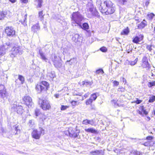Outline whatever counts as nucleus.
<instances>
[{"instance_id": "21", "label": "nucleus", "mask_w": 155, "mask_h": 155, "mask_svg": "<svg viewBox=\"0 0 155 155\" xmlns=\"http://www.w3.org/2000/svg\"><path fill=\"white\" fill-rule=\"evenodd\" d=\"M130 32L129 28L128 27L124 29L120 32V35H127Z\"/></svg>"}, {"instance_id": "19", "label": "nucleus", "mask_w": 155, "mask_h": 155, "mask_svg": "<svg viewBox=\"0 0 155 155\" xmlns=\"http://www.w3.org/2000/svg\"><path fill=\"white\" fill-rule=\"evenodd\" d=\"M147 23L146 21L145 20H143V21H141L137 25V28L139 29H143L147 25Z\"/></svg>"}, {"instance_id": "23", "label": "nucleus", "mask_w": 155, "mask_h": 155, "mask_svg": "<svg viewBox=\"0 0 155 155\" xmlns=\"http://www.w3.org/2000/svg\"><path fill=\"white\" fill-rule=\"evenodd\" d=\"M84 130L87 133H97V131L93 128H89L87 129H85Z\"/></svg>"}, {"instance_id": "20", "label": "nucleus", "mask_w": 155, "mask_h": 155, "mask_svg": "<svg viewBox=\"0 0 155 155\" xmlns=\"http://www.w3.org/2000/svg\"><path fill=\"white\" fill-rule=\"evenodd\" d=\"M35 2L36 3V6L37 8H40L42 7L43 0H35Z\"/></svg>"}, {"instance_id": "29", "label": "nucleus", "mask_w": 155, "mask_h": 155, "mask_svg": "<svg viewBox=\"0 0 155 155\" xmlns=\"http://www.w3.org/2000/svg\"><path fill=\"white\" fill-rule=\"evenodd\" d=\"M40 29V26L38 24L34 25L31 27V29L33 31H35Z\"/></svg>"}, {"instance_id": "30", "label": "nucleus", "mask_w": 155, "mask_h": 155, "mask_svg": "<svg viewBox=\"0 0 155 155\" xmlns=\"http://www.w3.org/2000/svg\"><path fill=\"white\" fill-rule=\"evenodd\" d=\"M89 26L87 23H84L82 24V28L84 30H86L89 29Z\"/></svg>"}, {"instance_id": "39", "label": "nucleus", "mask_w": 155, "mask_h": 155, "mask_svg": "<svg viewBox=\"0 0 155 155\" xmlns=\"http://www.w3.org/2000/svg\"><path fill=\"white\" fill-rule=\"evenodd\" d=\"M40 110L39 109H36L35 110V114L36 116H38L41 114Z\"/></svg>"}, {"instance_id": "52", "label": "nucleus", "mask_w": 155, "mask_h": 155, "mask_svg": "<svg viewBox=\"0 0 155 155\" xmlns=\"http://www.w3.org/2000/svg\"><path fill=\"white\" fill-rule=\"evenodd\" d=\"M9 0L11 3H15L16 2V0Z\"/></svg>"}, {"instance_id": "50", "label": "nucleus", "mask_w": 155, "mask_h": 155, "mask_svg": "<svg viewBox=\"0 0 155 155\" xmlns=\"http://www.w3.org/2000/svg\"><path fill=\"white\" fill-rule=\"evenodd\" d=\"M150 3L149 0H148L146 1L145 3V5L146 6H147Z\"/></svg>"}, {"instance_id": "42", "label": "nucleus", "mask_w": 155, "mask_h": 155, "mask_svg": "<svg viewBox=\"0 0 155 155\" xmlns=\"http://www.w3.org/2000/svg\"><path fill=\"white\" fill-rule=\"evenodd\" d=\"M118 91L119 92H124L125 91V88L123 87H121L118 88Z\"/></svg>"}, {"instance_id": "8", "label": "nucleus", "mask_w": 155, "mask_h": 155, "mask_svg": "<svg viewBox=\"0 0 155 155\" xmlns=\"http://www.w3.org/2000/svg\"><path fill=\"white\" fill-rule=\"evenodd\" d=\"M40 105V107L44 110L47 111L51 109L50 102L46 100H41Z\"/></svg>"}, {"instance_id": "15", "label": "nucleus", "mask_w": 155, "mask_h": 155, "mask_svg": "<svg viewBox=\"0 0 155 155\" xmlns=\"http://www.w3.org/2000/svg\"><path fill=\"white\" fill-rule=\"evenodd\" d=\"M88 12H90L92 15L94 16L98 15V12L96 8L93 5L90 7L87 10Z\"/></svg>"}, {"instance_id": "6", "label": "nucleus", "mask_w": 155, "mask_h": 155, "mask_svg": "<svg viewBox=\"0 0 155 155\" xmlns=\"http://www.w3.org/2000/svg\"><path fill=\"white\" fill-rule=\"evenodd\" d=\"M21 103L29 107H31L33 102L31 97L29 95H25L22 97Z\"/></svg>"}, {"instance_id": "35", "label": "nucleus", "mask_w": 155, "mask_h": 155, "mask_svg": "<svg viewBox=\"0 0 155 155\" xmlns=\"http://www.w3.org/2000/svg\"><path fill=\"white\" fill-rule=\"evenodd\" d=\"M95 73L97 74H102L104 72L102 69L100 68L96 70Z\"/></svg>"}, {"instance_id": "4", "label": "nucleus", "mask_w": 155, "mask_h": 155, "mask_svg": "<svg viewBox=\"0 0 155 155\" xmlns=\"http://www.w3.org/2000/svg\"><path fill=\"white\" fill-rule=\"evenodd\" d=\"M71 21L74 24L79 25L82 20V18L78 12H73L71 17Z\"/></svg>"}, {"instance_id": "17", "label": "nucleus", "mask_w": 155, "mask_h": 155, "mask_svg": "<svg viewBox=\"0 0 155 155\" xmlns=\"http://www.w3.org/2000/svg\"><path fill=\"white\" fill-rule=\"evenodd\" d=\"M95 124V121L94 119L89 120L87 119H85L83 120L82 122V124L83 125H87L88 124H90L92 125L95 126L96 124Z\"/></svg>"}, {"instance_id": "18", "label": "nucleus", "mask_w": 155, "mask_h": 155, "mask_svg": "<svg viewBox=\"0 0 155 155\" xmlns=\"http://www.w3.org/2000/svg\"><path fill=\"white\" fill-rule=\"evenodd\" d=\"M93 102V101L91 100V98H89L85 102V104L86 105H90L91 106V107L90 108L91 110H95V108L94 106H92V104Z\"/></svg>"}, {"instance_id": "40", "label": "nucleus", "mask_w": 155, "mask_h": 155, "mask_svg": "<svg viewBox=\"0 0 155 155\" xmlns=\"http://www.w3.org/2000/svg\"><path fill=\"white\" fill-rule=\"evenodd\" d=\"M69 107L68 105H62L61 108V110H66L67 108Z\"/></svg>"}, {"instance_id": "49", "label": "nucleus", "mask_w": 155, "mask_h": 155, "mask_svg": "<svg viewBox=\"0 0 155 155\" xmlns=\"http://www.w3.org/2000/svg\"><path fill=\"white\" fill-rule=\"evenodd\" d=\"M19 128V127H18V126L16 125L15 126V130L17 132L18 130V128Z\"/></svg>"}, {"instance_id": "41", "label": "nucleus", "mask_w": 155, "mask_h": 155, "mask_svg": "<svg viewBox=\"0 0 155 155\" xmlns=\"http://www.w3.org/2000/svg\"><path fill=\"white\" fill-rule=\"evenodd\" d=\"M143 145H144L145 146H152L153 145H152L150 144V141H147L145 142L143 144Z\"/></svg>"}, {"instance_id": "56", "label": "nucleus", "mask_w": 155, "mask_h": 155, "mask_svg": "<svg viewBox=\"0 0 155 155\" xmlns=\"http://www.w3.org/2000/svg\"><path fill=\"white\" fill-rule=\"evenodd\" d=\"M147 119L149 121L150 120V118L149 116H147Z\"/></svg>"}, {"instance_id": "57", "label": "nucleus", "mask_w": 155, "mask_h": 155, "mask_svg": "<svg viewBox=\"0 0 155 155\" xmlns=\"http://www.w3.org/2000/svg\"><path fill=\"white\" fill-rule=\"evenodd\" d=\"M153 30L154 31H155V27L153 28Z\"/></svg>"}, {"instance_id": "9", "label": "nucleus", "mask_w": 155, "mask_h": 155, "mask_svg": "<svg viewBox=\"0 0 155 155\" xmlns=\"http://www.w3.org/2000/svg\"><path fill=\"white\" fill-rule=\"evenodd\" d=\"M45 133V130L42 128H41L40 129V133L37 130L34 129L31 133V135L33 138L39 139L40 138L41 134H44Z\"/></svg>"}, {"instance_id": "34", "label": "nucleus", "mask_w": 155, "mask_h": 155, "mask_svg": "<svg viewBox=\"0 0 155 155\" xmlns=\"http://www.w3.org/2000/svg\"><path fill=\"white\" fill-rule=\"evenodd\" d=\"M97 98V96L95 93L91 94L90 97L89 98H91L92 101H94L96 100Z\"/></svg>"}, {"instance_id": "25", "label": "nucleus", "mask_w": 155, "mask_h": 155, "mask_svg": "<svg viewBox=\"0 0 155 155\" xmlns=\"http://www.w3.org/2000/svg\"><path fill=\"white\" fill-rule=\"evenodd\" d=\"M7 15L6 12L4 11H0V20L3 19Z\"/></svg>"}, {"instance_id": "51", "label": "nucleus", "mask_w": 155, "mask_h": 155, "mask_svg": "<svg viewBox=\"0 0 155 155\" xmlns=\"http://www.w3.org/2000/svg\"><path fill=\"white\" fill-rule=\"evenodd\" d=\"M43 115L44 116V117H40V118L42 120H45L46 118V116L44 114H43Z\"/></svg>"}, {"instance_id": "14", "label": "nucleus", "mask_w": 155, "mask_h": 155, "mask_svg": "<svg viewBox=\"0 0 155 155\" xmlns=\"http://www.w3.org/2000/svg\"><path fill=\"white\" fill-rule=\"evenodd\" d=\"M10 46L7 45L0 46V56H3L5 54V51L7 50Z\"/></svg>"}, {"instance_id": "27", "label": "nucleus", "mask_w": 155, "mask_h": 155, "mask_svg": "<svg viewBox=\"0 0 155 155\" xmlns=\"http://www.w3.org/2000/svg\"><path fill=\"white\" fill-rule=\"evenodd\" d=\"M45 14L43 13V10H41L38 12V17L41 20H43L44 19V16L45 15Z\"/></svg>"}, {"instance_id": "31", "label": "nucleus", "mask_w": 155, "mask_h": 155, "mask_svg": "<svg viewBox=\"0 0 155 155\" xmlns=\"http://www.w3.org/2000/svg\"><path fill=\"white\" fill-rule=\"evenodd\" d=\"M18 79L21 81V84H23L24 83L25 81V79L23 76L21 75H18Z\"/></svg>"}, {"instance_id": "45", "label": "nucleus", "mask_w": 155, "mask_h": 155, "mask_svg": "<svg viewBox=\"0 0 155 155\" xmlns=\"http://www.w3.org/2000/svg\"><path fill=\"white\" fill-rule=\"evenodd\" d=\"M114 85V86H117L119 84V82L116 81H114L113 82Z\"/></svg>"}, {"instance_id": "58", "label": "nucleus", "mask_w": 155, "mask_h": 155, "mask_svg": "<svg viewBox=\"0 0 155 155\" xmlns=\"http://www.w3.org/2000/svg\"><path fill=\"white\" fill-rule=\"evenodd\" d=\"M154 114L155 115V110L154 111Z\"/></svg>"}, {"instance_id": "37", "label": "nucleus", "mask_w": 155, "mask_h": 155, "mask_svg": "<svg viewBox=\"0 0 155 155\" xmlns=\"http://www.w3.org/2000/svg\"><path fill=\"white\" fill-rule=\"evenodd\" d=\"M155 100V96L154 95L152 96L149 98L148 102L150 103H152L154 102Z\"/></svg>"}, {"instance_id": "24", "label": "nucleus", "mask_w": 155, "mask_h": 155, "mask_svg": "<svg viewBox=\"0 0 155 155\" xmlns=\"http://www.w3.org/2000/svg\"><path fill=\"white\" fill-rule=\"evenodd\" d=\"M102 151L101 150H96L92 151L90 152V153L91 155H100Z\"/></svg>"}, {"instance_id": "2", "label": "nucleus", "mask_w": 155, "mask_h": 155, "mask_svg": "<svg viewBox=\"0 0 155 155\" xmlns=\"http://www.w3.org/2000/svg\"><path fill=\"white\" fill-rule=\"evenodd\" d=\"M50 88L49 83L46 81H43L37 83L35 86V89L38 93L47 92Z\"/></svg>"}, {"instance_id": "16", "label": "nucleus", "mask_w": 155, "mask_h": 155, "mask_svg": "<svg viewBox=\"0 0 155 155\" xmlns=\"http://www.w3.org/2000/svg\"><path fill=\"white\" fill-rule=\"evenodd\" d=\"M16 108V111L17 113L19 114H21L24 111L23 107L21 105H15V106H13L12 107V109H15Z\"/></svg>"}, {"instance_id": "36", "label": "nucleus", "mask_w": 155, "mask_h": 155, "mask_svg": "<svg viewBox=\"0 0 155 155\" xmlns=\"http://www.w3.org/2000/svg\"><path fill=\"white\" fill-rule=\"evenodd\" d=\"M147 85L149 87H151L153 86H155V81L149 82Z\"/></svg>"}, {"instance_id": "10", "label": "nucleus", "mask_w": 155, "mask_h": 155, "mask_svg": "<svg viewBox=\"0 0 155 155\" xmlns=\"http://www.w3.org/2000/svg\"><path fill=\"white\" fill-rule=\"evenodd\" d=\"M4 31L7 36L12 37L15 35V30L12 26H7L6 27Z\"/></svg>"}, {"instance_id": "12", "label": "nucleus", "mask_w": 155, "mask_h": 155, "mask_svg": "<svg viewBox=\"0 0 155 155\" xmlns=\"http://www.w3.org/2000/svg\"><path fill=\"white\" fill-rule=\"evenodd\" d=\"M137 112L142 116H143L144 115L146 116L148 114V112L146 110L143 105L139 106L138 109L137 110Z\"/></svg>"}, {"instance_id": "47", "label": "nucleus", "mask_w": 155, "mask_h": 155, "mask_svg": "<svg viewBox=\"0 0 155 155\" xmlns=\"http://www.w3.org/2000/svg\"><path fill=\"white\" fill-rule=\"evenodd\" d=\"M128 0H120V2L123 5H124L127 1Z\"/></svg>"}, {"instance_id": "1", "label": "nucleus", "mask_w": 155, "mask_h": 155, "mask_svg": "<svg viewBox=\"0 0 155 155\" xmlns=\"http://www.w3.org/2000/svg\"><path fill=\"white\" fill-rule=\"evenodd\" d=\"M104 3L107 7V9L106 8L101 5L99 9L102 14L108 15H110L115 12V6L111 1L106 0L104 2Z\"/></svg>"}, {"instance_id": "5", "label": "nucleus", "mask_w": 155, "mask_h": 155, "mask_svg": "<svg viewBox=\"0 0 155 155\" xmlns=\"http://www.w3.org/2000/svg\"><path fill=\"white\" fill-rule=\"evenodd\" d=\"M140 65V67L143 69H146V70H149L150 69L151 66L148 62L147 57L146 56L143 57Z\"/></svg>"}, {"instance_id": "28", "label": "nucleus", "mask_w": 155, "mask_h": 155, "mask_svg": "<svg viewBox=\"0 0 155 155\" xmlns=\"http://www.w3.org/2000/svg\"><path fill=\"white\" fill-rule=\"evenodd\" d=\"M39 54L40 56L41 59L43 61H46L47 60V58L45 55L44 53L40 51L39 52Z\"/></svg>"}, {"instance_id": "44", "label": "nucleus", "mask_w": 155, "mask_h": 155, "mask_svg": "<svg viewBox=\"0 0 155 155\" xmlns=\"http://www.w3.org/2000/svg\"><path fill=\"white\" fill-rule=\"evenodd\" d=\"M142 100H138V99H137L136 101H134L133 102V103H136L137 104H140L142 102Z\"/></svg>"}, {"instance_id": "22", "label": "nucleus", "mask_w": 155, "mask_h": 155, "mask_svg": "<svg viewBox=\"0 0 155 155\" xmlns=\"http://www.w3.org/2000/svg\"><path fill=\"white\" fill-rule=\"evenodd\" d=\"M92 83V81H83L82 82V84L81 86L82 87H88V86H91Z\"/></svg>"}, {"instance_id": "33", "label": "nucleus", "mask_w": 155, "mask_h": 155, "mask_svg": "<svg viewBox=\"0 0 155 155\" xmlns=\"http://www.w3.org/2000/svg\"><path fill=\"white\" fill-rule=\"evenodd\" d=\"M154 16L155 15L153 13H148L147 15V17L150 20H152Z\"/></svg>"}, {"instance_id": "55", "label": "nucleus", "mask_w": 155, "mask_h": 155, "mask_svg": "<svg viewBox=\"0 0 155 155\" xmlns=\"http://www.w3.org/2000/svg\"><path fill=\"white\" fill-rule=\"evenodd\" d=\"M88 95H89V94H85L84 95V97H85V98H86L88 97Z\"/></svg>"}, {"instance_id": "53", "label": "nucleus", "mask_w": 155, "mask_h": 155, "mask_svg": "<svg viewBox=\"0 0 155 155\" xmlns=\"http://www.w3.org/2000/svg\"><path fill=\"white\" fill-rule=\"evenodd\" d=\"M59 95L58 94H54V97L56 98H58L59 97Z\"/></svg>"}, {"instance_id": "43", "label": "nucleus", "mask_w": 155, "mask_h": 155, "mask_svg": "<svg viewBox=\"0 0 155 155\" xmlns=\"http://www.w3.org/2000/svg\"><path fill=\"white\" fill-rule=\"evenodd\" d=\"M152 45H147V46L146 48L147 50H149V51H151L152 50Z\"/></svg>"}, {"instance_id": "3", "label": "nucleus", "mask_w": 155, "mask_h": 155, "mask_svg": "<svg viewBox=\"0 0 155 155\" xmlns=\"http://www.w3.org/2000/svg\"><path fill=\"white\" fill-rule=\"evenodd\" d=\"M65 134L70 137L75 138L77 137L80 132L79 129L78 128L77 126L74 127H70L68 128V130L64 132Z\"/></svg>"}, {"instance_id": "38", "label": "nucleus", "mask_w": 155, "mask_h": 155, "mask_svg": "<svg viewBox=\"0 0 155 155\" xmlns=\"http://www.w3.org/2000/svg\"><path fill=\"white\" fill-rule=\"evenodd\" d=\"M100 50L103 52H105L107 51V49L106 47L103 46L100 48Z\"/></svg>"}, {"instance_id": "13", "label": "nucleus", "mask_w": 155, "mask_h": 155, "mask_svg": "<svg viewBox=\"0 0 155 155\" xmlns=\"http://www.w3.org/2000/svg\"><path fill=\"white\" fill-rule=\"evenodd\" d=\"M8 96V93L5 86L2 84L0 85V96L3 99Z\"/></svg>"}, {"instance_id": "54", "label": "nucleus", "mask_w": 155, "mask_h": 155, "mask_svg": "<svg viewBox=\"0 0 155 155\" xmlns=\"http://www.w3.org/2000/svg\"><path fill=\"white\" fill-rule=\"evenodd\" d=\"M122 79L123 81L124 82H125V83L126 82V80L125 79V78H122Z\"/></svg>"}, {"instance_id": "26", "label": "nucleus", "mask_w": 155, "mask_h": 155, "mask_svg": "<svg viewBox=\"0 0 155 155\" xmlns=\"http://www.w3.org/2000/svg\"><path fill=\"white\" fill-rule=\"evenodd\" d=\"M132 58H133V59H134V61H130V64L131 65H134L137 64L138 61V59L137 58H136L134 56H133Z\"/></svg>"}, {"instance_id": "32", "label": "nucleus", "mask_w": 155, "mask_h": 155, "mask_svg": "<svg viewBox=\"0 0 155 155\" xmlns=\"http://www.w3.org/2000/svg\"><path fill=\"white\" fill-rule=\"evenodd\" d=\"M70 104L72 107H74L78 105L79 104V102H78L77 101H75L74 100H72L70 102Z\"/></svg>"}, {"instance_id": "48", "label": "nucleus", "mask_w": 155, "mask_h": 155, "mask_svg": "<svg viewBox=\"0 0 155 155\" xmlns=\"http://www.w3.org/2000/svg\"><path fill=\"white\" fill-rule=\"evenodd\" d=\"M20 1L22 3L26 4L28 2V0H20Z\"/></svg>"}, {"instance_id": "46", "label": "nucleus", "mask_w": 155, "mask_h": 155, "mask_svg": "<svg viewBox=\"0 0 155 155\" xmlns=\"http://www.w3.org/2000/svg\"><path fill=\"white\" fill-rule=\"evenodd\" d=\"M153 137L151 136H148L146 137V139L147 140H153Z\"/></svg>"}, {"instance_id": "7", "label": "nucleus", "mask_w": 155, "mask_h": 155, "mask_svg": "<svg viewBox=\"0 0 155 155\" xmlns=\"http://www.w3.org/2000/svg\"><path fill=\"white\" fill-rule=\"evenodd\" d=\"M144 36L141 32H138L136 35L133 37L132 42L136 44H139L140 42H143Z\"/></svg>"}, {"instance_id": "11", "label": "nucleus", "mask_w": 155, "mask_h": 155, "mask_svg": "<svg viewBox=\"0 0 155 155\" xmlns=\"http://www.w3.org/2000/svg\"><path fill=\"white\" fill-rule=\"evenodd\" d=\"M61 61V58L56 56H54L52 59L54 65L57 68L61 67L62 65Z\"/></svg>"}]
</instances>
